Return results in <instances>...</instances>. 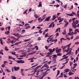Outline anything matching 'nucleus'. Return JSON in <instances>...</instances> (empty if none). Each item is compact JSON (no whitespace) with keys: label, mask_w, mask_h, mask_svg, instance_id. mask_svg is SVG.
<instances>
[{"label":"nucleus","mask_w":79,"mask_h":79,"mask_svg":"<svg viewBox=\"0 0 79 79\" xmlns=\"http://www.w3.org/2000/svg\"><path fill=\"white\" fill-rule=\"evenodd\" d=\"M27 11V10H26L25 11L23 12V14H26Z\"/></svg>","instance_id":"0e129e2a"},{"label":"nucleus","mask_w":79,"mask_h":79,"mask_svg":"<svg viewBox=\"0 0 79 79\" xmlns=\"http://www.w3.org/2000/svg\"><path fill=\"white\" fill-rule=\"evenodd\" d=\"M25 26H26L25 29H28L29 28L31 27L30 25L28 23H26L25 24Z\"/></svg>","instance_id":"7ed1b4c3"},{"label":"nucleus","mask_w":79,"mask_h":79,"mask_svg":"<svg viewBox=\"0 0 79 79\" xmlns=\"http://www.w3.org/2000/svg\"><path fill=\"white\" fill-rule=\"evenodd\" d=\"M68 62L67 61L66 62H65V63H64V64H62V65H63V66L62 67H60V69H63V68H64V67H65V65H64V64H67V63H68Z\"/></svg>","instance_id":"423d86ee"},{"label":"nucleus","mask_w":79,"mask_h":79,"mask_svg":"<svg viewBox=\"0 0 79 79\" xmlns=\"http://www.w3.org/2000/svg\"><path fill=\"white\" fill-rule=\"evenodd\" d=\"M65 72L66 73H68L69 72V69H65Z\"/></svg>","instance_id":"473e14b6"},{"label":"nucleus","mask_w":79,"mask_h":79,"mask_svg":"<svg viewBox=\"0 0 79 79\" xmlns=\"http://www.w3.org/2000/svg\"><path fill=\"white\" fill-rule=\"evenodd\" d=\"M8 58H9V59H12V56H9Z\"/></svg>","instance_id":"e2e57ef3"},{"label":"nucleus","mask_w":79,"mask_h":79,"mask_svg":"<svg viewBox=\"0 0 79 79\" xmlns=\"http://www.w3.org/2000/svg\"><path fill=\"white\" fill-rule=\"evenodd\" d=\"M22 24H20V26H23L24 24V23L23 21L21 23Z\"/></svg>","instance_id":"37998d69"},{"label":"nucleus","mask_w":79,"mask_h":79,"mask_svg":"<svg viewBox=\"0 0 79 79\" xmlns=\"http://www.w3.org/2000/svg\"><path fill=\"white\" fill-rule=\"evenodd\" d=\"M15 53H16V52H12V55H15V56H16V55H18V54H15Z\"/></svg>","instance_id":"2f4dec72"},{"label":"nucleus","mask_w":79,"mask_h":79,"mask_svg":"<svg viewBox=\"0 0 79 79\" xmlns=\"http://www.w3.org/2000/svg\"><path fill=\"white\" fill-rule=\"evenodd\" d=\"M38 64H36V65H34L33 66H32L31 67V68H33L34 67H36V66H37L38 65Z\"/></svg>","instance_id":"c9c22d12"},{"label":"nucleus","mask_w":79,"mask_h":79,"mask_svg":"<svg viewBox=\"0 0 79 79\" xmlns=\"http://www.w3.org/2000/svg\"><path fill=\"white\" fill-rule=\"evenodd\" d=\"M56 55L57 56H62V54H61L60 53V52H59V53L57 54Z\"/></svg>","instance_id":"aec40b11"},{"label":"nucleus","mask_w":79,"mask_h":79,"mask_svg":"<svg viewBox=\"0 0 79 79\" xmlns=\"http://www.w3.org/2000/svg\"><path fill=\"white\" fill-rule=\"evenodd\" d=\"M51 16H48V18H46L44 20V21H49L50 19Z\"/></svg>","instance_id":"1a4fd4ad"},{"label":"nucleus","mask_w":79,"mask_h":79,"mask_svg":"<svg viewBox=\"0 0 79 79\" xmlns=\"http://www.w3.org/2000/svg\"><path fill=\"white\" fill-rule=\"evenodd\" d=\"M71 44V43H70L69 44H68V45H67V46H67L66 48L68 47V48L67 50H65V52H69V50L70 47V46Z\"/></svg>","instance_id":"f03ea898"},{"label":"nucleus","mask_w":79,"mask_h":79,"mask_svg":"<svg viewBox=\"0 0 79 79\" xmlns=\"http://www.w3.org/2000/svg\"><path fill=\"white\" fill-rule=\"evenodd\" d=\"M60 73V70H57L58 75H59Z\"/></svg>","instance_id":"bf43d9fd"},{"label":"nucleus","mask_w":79,"mask_h":79,"mask_svg":"<svg viewBox=\"0 0 79 79\" xmlns=\"http://www.w3.org/2000/svg\"><path fill=\"white\" fill-rule=\"evenodd\" d=\"M25 62L24 60H20V64H23L24 63H25Z\"/></svg>","instance_id":"b1692460"},{"label":"nucleus","mask_w":79,"mask_h":79,"mask_svg":"<svg viewBox=\"0 0 79 79\" xmlns=\"http://www.w3.org/2000/svg\"><path fill=\"white\" fill-rule=\"evenodd\" d=\"M76 19V18H74L72 19V20L73 21V22L74 23V24H75V25H76V24H77L78 23H79V22L78 19L76 20V21H74V20Z\"/></svg>","instance_id":"f257e3e1"},{"label":"nucleus","mask_w":79,"mask_h":79,"mask_svg":"<svg viewBox=\"0 0 79 79\" xmlns=\"http://www.w3.org/2000/svg\"><path fill=\"white\" fill-rule=\"evenodd\" d=\"M42 2H39V4L38 5V7H40V6L42 7V5L41 4Z\"/></svg>","instance_id":"2eb2a0df"},{"label":"nucleus","mask_w":79,"mask_h":79,"mask_svg":"<svg viewBox=\"0 0 79 79\" xmlns=\"http://www.w3.org/2000/svg\"><path fill=\"white\" fill-rule=\"evenodd\" d=\"M62 33L63 34H66V30H65V29H64V32H62Z\"/></svg>","instance_id":"412c9836"},{"label":"nucleus","mask_w":79,"mask_h":79,"mask_svg":"<svg viewBox=\"0 0 79 79\" xmlns=\"http://www.w3.org/2000/svg\"><path fill=\"white\" fill-rule=\"evenodd\" d=\"M75 44H77V45H78V44H79V42H76V43H75Z\"/></svg>","instance_id":"774afa93"},{"label":"nucleus","mask_w":79,"mask_h":79,"mask_svg":"<svg viewBox=\"0 0 79 79\" xmlns=\"http://www.w3.org/2000/svg\"><path fill=\"white\" fill-rule=\"evenodd\" d=\"M34 16L36 18H39V16L38 15H37L36 14H35V15H34Z\"/></svg>","instance_id":"bb28decb"},{"label":"nucleus","mask_w":79,"mask_h":79,"mask_svg":"<svg viewBox=\"0 0 79 79\" xmlns=\"http://www.w3.org/2000/svg\"><path fill=\"white\" fill-rule=\"evenodd\" d=\"M7 28H8V31H10V28H11V27H10V26H9L7 27Z\"/></svg>","instance_id":"4d7b16f0"},{"label":"nucleus","mask_w":79,"mask_h":79,"mask_svg":"<svg viewBox=\"0 0 79 79\" xmlns=\"http://www.w3.org/2000/svg\"><path fill=\"white\" fill-rule=\"evenodd\" d=\"M45 67L47 69H48V68H49L48 65H47V64H46V65Z\"/></svg>","instance_id":"49530a36"},{"label":"nucleus","mask_w":79,"mask_h":79,"mask_svg":"<svg viewBox=\"0 0 79 79\" xmlns=\"http://www.w3.org/2000/svg\"><path fill=\"white\" fill-rule=\"evenodd\" d=\"M53 57L52 58V59H54V58H55V57H57L56 55H53Z\"/></svg>","instance_id":"ea45409f"},{"label":"nucleus","mask_w":79,"mask_h":79,"mask_svg":"<svg viewBox=\"0 0 79 79\" xmlns=\"http://www.w3.org/2000/svg\"><path fill=\"white\" fill-rule=\"evenodd\" d=\"M64 20V19L62 18V19H61V18H60V20L59 21V23H60L62 21H63Z\"/></svg>","instance_id":"e433bc0d"},{"label":"nucleus","mask_w":79,"mask_h":79,"mask_svg":"<svg viewBox=\"0 0 79 79\" xmlns=\"http://www.w3.org/2000/svg\"><path fill=\"white\" fill-rule=\"evenodd\" d=\"M61 49H58V51H57V53H59V52H61L60 51H61Z\"/></svg>","instance_id":"c756f323"},{"label":"nucleus","mask_w":79,"mask_h":79,"mask_svg":"<svg viewBox=\"0 0 79 79\" xmlns=\"http://www.w3.org/2000/svg\"><path fill=\"white\" fill-rule=\"evenodd\" d=\"M73 5H72V6L71 7V8H70L69 9V10H71V9H73Z\"/></svg>","instance_id":"09e8293b"},{"label":"nucleus","mask_w":79,"mask_h":79,"mask_svg":"<svg viewBox=\"0 0 79 79\" xmlns=\"http://www.w3.org/2000/svg\"><path fill=\"white\" fill-rule=\"evenodd\" d=\"M77 16L78 18H79V10L77 11Z\"/></svg>","instance_id":"a211bd4d"},{"label":"nucleus","mask_w":79,"mask_h":79,"mask_svg":"<svg viewBox=\"0 0 79 79\" xmlns=\"http://www.w3.org/2000/svg\"><path fill=\"white\" fill-rule=\"evenodd\" d=\"M39 32L40 33H42V31H41V29L39 30Z\"/></svg>","instance_id":"338daca9"},{"label":"nucleus","mask_w":79,"mask_h":79,"mask_svg":"<svg viewBox=\"0 0 79 79\" xmlns=\"http://www.w3.org/2000/svg\"><path fill=\"white\" fill-rule=\"evenodd\" d=\"M14 71H18V70L19 69V67H16L15 66L14 67Z\"/></svg>","instance_id":"20e7f679"},{"label":"nucleus","mask_w":79,"mask_h":79,"mask_svg":"<svg viewBox=\"0 0 79 79\" xmlns=\"http://www.w3.org/2000/svg\"><path fill=\"white\" fill-rule=\"evenodd\" d=\"M17 29L18 32H19V31H20V27H17Z\"/></svg>","instance_id":"f704fd0d"},{"label":"nucleus","mask_w":79,"mask_h":79,"mask_svg":"<svg viewBox=\"0 0 79 79\" xmlns=\"http://www.w3.org/2000/svg\"><path fill=\"white\" fill-rule=\"evenodd\" d=\"M3 51L2 49L0 51V54H2V55H3Z\"/></svg>","instance_id":"f3484780"},{"label":"nucleus","mask_w":79,"mask_h":79,"mask_svg":"<svg viewBox=\"0 0 79 79\" xmlns=\"http://www.w3.org/2000/svg\"><path fill=\"white\" fill-rule=\"evenodd\" d=\"M11 77L12 79H16V77L15 76H11Z\"/></svg>","instance_id":"6ab92c4d"},{"label":"nucleus","mask_w":79,"mask_h":79,"mask_svg":"<svg viewBox=\"0 0 79 79\" xmlns=\"http://www.w3.org/2000/svg\"><path fill=\"white\" fill-rule=\"evenodd\" d=\"M62 40H64V38H62L60 39V41L61 44L62 42Z\"/></svg>","instance_id":"72a5a7b5"},{"label":"nucleus","mask_w":79,"mask_h":79,"mask_svg":"<svg viewBox=\"0 0 79 79\" xmlns=\"http://www.w3.org/2000/svg\"><path fill=\"white\" fill-rule=\"evenodd\" d=\"M48 33H47V34H46L45 35V37H48Z\"/></svg>","instance_id":"13d9d810"},{"label":"nucleus","mask_w":79,"mask_h":79,"mask_svg":"<svg viewBox=\"0 0 79 79\" xmlns=\"http://www.w3.org/2000/svg\"><path fill=\"white\" fill-rule=\"evenodd\" d=\"M72 27L74 28V29H76L77 27V25H75V24H74V23H73L72 24Z\"/></svg>","instance_id":"39448f33"},{"label":"nucleus","mask_w":79,"mask_h":79,"mask_svg":"<svg viewBox=\"0 0 79 79\" xmlns=\"http://www.w3.org/2000/svg\"><path fill=\"white\" fill-rule=\"evenodd\" d=\"M78 51L77 50H76L75 51V55H77L78 53Z\"/></svg>","instance_id":"5fc2aeb1"},{"label":"nucleus","mask_w":79,"mask_h":79,"mask_svg":"<svg viewBox=\"0 0 79 79\" xmlns=\"http://www.w3.org/2000/svg\"><path fill=\"white\" fill-rule=\"evenodd\" d=\"M16 62H17L18 63H20V60H15Z\"/></svg>","instance_id":"864d4df0"},{"label":"nucleus","mask_w":79,"mask_h":79,"mask_svg":"<svg viewBox=\"0 0 79 79\" xmlns=\"http://www.w3.org/2000/svg\"><path fill=\"white\" fill-rule=\"evenodd\" d=\"M73 74L74 73L72 72H69V75H73Z\"/></svg>","instance_id":"4be33fe9"},{"label":"nucleus","mask_w":79,"mask_h":79,"mask_svg":"<svg viewBox=\"0 0 79 79\" xmlns=\"http://www.w3.org/2000/svg\"><path fill=\"white\" fill-rule=\"evenodd\" d=\"M10 33V31H6V32H5V34H6V35H8Z\"/></svg>","instance_id":"4468645a"},{"label":"nucleus","mask_w":79,"mask_h":79,"mask_svg":"<svg viewBox=\"0 0 79 79\" xmlns=\"http://www.w3.org/2000/svg\"><path fill=\"white\" fill-rule=\"evenodd\" d=\"M78 60V56L76 58V60L77 62Z\"/></svg>","instance_id":"680f3d73"},{"label":"nucleus","mask_w":79,"mask_h":79,"mask_svg":"<svg viewBox=\"0 0 79 79\" xmlns=\"http://www.w3.org/2000/svg\"><path fill=\"white\" fill-rule=\"evenodd\" d=\"M67 46H64V47L63 46H61V48H63V50H64V49H65L66 48H67Z\"/></svg>","instance_id":"5701e85b"},{"label":"nucleus","mask_w":79,"mask_h":79,"mask_svg":"<svg viewBox=\"0 0 79 79\" xmlns=\"http://www.w3.org/2000/svg\"><path fill=\"white\" fill-rule=\"evenodd\" d=\"M76 31L78 32H79V30L78 29H76L74 31Z\"/></svg>","instance_id":"a18cd8bd"},{"label":"nucleus","mask_w":79,"mask_h":79,"mask_svg":"<svg viewBox=\"0 0 79 79\" xmlns=\"http://www.w3.org/2000/svg\"><path fill=\"white\" fill-rule=\"evenodd\" d=\"M68 35H73V34H72V33H71V32L68 33Z\"/></svg>","instance_id":"603ef678"},{"label":"nucleus","mask_w":79,"mask_h":79,"mask_svg":"<svg viewBox=\"0 0 79 79\" xmlns=\"http://www.w3.org/2000/svg\"><path fill=\"white\" fill-rule=\"evenodd\" d=\"M79 39V36H77L76 38L74 40H76V39Z\"/></svg>","instance_id":"c03bdc74"},{"label":"nucleus","mask_w":79,"mask_h":79,"mask_svg":"<svg viewBox=\"0 0 79 79\" xmlns=\"http://www.w3.org/2000/svg\"><path fill=\"white\" fill-rule=\"evenodd\" d=\"M21 54H23V55L24 54V55L21 56L20 57H24L25 56H24L25 53L24 52H21Z\"/></svg>","instance_id":"dca6fc26"},{"label":"nucleus","mask_w":79,"mask_h":79,"mask_svg":"<svg viewBox=\"0 0 79 79\" xmlns=\"http://www.w3.org/2000/svg\"><path fill=\"white\" fill-rule=\"evenodd\" d=\"M72 14H73V15H76V13H75V12H73V11H72Z\"/></svg>","instance_id":"79ce46f5"},{"label":"nucleus","mask_w":79,"mask_h":79,"mask_svg":"<svg viewBox=\"0 0 79 79\" xmlns=\"http://www.w3.org/2000/svg\"><path fill=\"white\" fill-rule=\"evenodd\" d=\"M58 48H55L56 49V53H58Z\"/></svg>","instance_id":"c85d7f7f"},{"label":"nucleus","mask_w":79,"mask_h":79,"mask_svg":"<svg viewBox=\"0 0 79 79\" xmlns=\"http://www.w3.org/2000/svg\"><path fill=\"white\" fill-rule=\"evenodd\" d=\"M23 70H24V69H21V73L22 74V75H23V76H24L25 75H24V73L23 72Z\"/></svg>","instance_id":"9b49d317"},{"label":"nucleus","mask_w":79,"mask_h":79,"mask_svg":"<svg viewBox=\"0 0 79 79\" xmlns=\"http://www.w3.org/2000/svg\"><path fill=\"white\" fill-rule=\"evenodd\" d=\"M72 53L71 51H69V55L71 54Z\"/></svg>","instance_id":"6e6d98bb"},{"label":"nucleus","mask_w":79,"mask_h":79,"mask_svg":"<svg viewBox=\"0 0 79 79\" xmlns=\"http://www.w3.org/2000/svg\"><path fill=\"white\" fill-rule=\"evenodd\" d=\"M47 65V64H44V65H43V66L42 67V69H43V68H44V67H45V65Z\"/></svg>","instance_id":"69168bd1"},{"label":"nucleus","mask_w":79,"mask_h":79,"mask_svg":"<svg viewBox=\"0 0 79 79\" xmlns=\"http://www.w3.org/2000/svg\"><path fill=\"white\" fill-rule=\"evenodd\" d=\"M73 65H74V66H73V69H74L75 68H76V66H77V64H73Z\"/></svg>","instance_id":"f8f14e48"},{"label":"nucleus","mask_w":79,"mask_h":79,"mask_svg":"<svg viewBox=\"0 0 79 79\" xmlns=\"http://www.w3.org/2000/svg\"><path fill=\"white\" fill-rule=\"evenodd\" d=\"M35 48H36V50H39V48L37 46H35Z\"/></svg>","instance_id":"393cba45"},{"label":"nucleus","mask_w":79,"mask_h":79,"mask_svg":"<svg viewBox=\"0 0 79 79\" xmlns=\"http://www.w3.org/2000/svg\"><path fill=\"white\" fill-rule=\"evenodd\" d=\"M49 47H50V46H45V48L47 50H48Z\"/></svg>","instance_id":"cd10ccee"},{"label":"nucleus","mask_w":79,"mask_h":79,"mask_svg":"<svg viewBox=\"0 0 79 79\" xmlns=\"http://www.w3.org/2000/svg\"><path fill=\"white\" fill-rule=\"evenodd\" d=\"M58 35H59V32H57V33H56V37H57Z\"/></svg>","instance_id":"8fccbe9b"},{"label":"nucleus","mask_w":79,"mask_h":79,"mask_svg":"<svg viewBox=\"0 0 79 79\" xmlns=\"http://www.w3.org/2000/svg\"><path fill=\"white\" fill-rule=\"evenodd\" d=\"M56 67H54V68H53L52 70H53L54 71H55V70H56Z\"/></svg>","instance_id":"3c124183"},{"label":"nucleus","mask_w":79,"mask_h":79,"mask_svg":"<svg viewBox=\"0 0 79 79\" xmlns=\"http://www.w3.org/2000/svg\"><path fill=\"white\" fill-rule=\"evenodd\" d=\"M72 31V28H69V33L71 32Z\"/></svg>","instance_id":"a19ab883"},{"label":"nucleus","mask_w":79,"mask_h":79,"mask_svg":"<svg viewBox=\"0 0 79 79\" xmlns=\"http://www.w3.org/2000/svg\"><path fill=\"white\" fill-rule=\"evenodd\" d=\"M42 65H39L38 66H37V67H36L35 68V71H34V73H35V72H36V71L37 70V69H39V68L40 67L42 66Z\"/></svg>","instance_id":"0eeeda50"},{"label":"nucleus","mask_w":79,"mask_h":79,"mask_svg":"<svg viewBox=\"0 0 79 79\" xmlns=\"http://www.w3.org/2000/svg\"><path fill=\"white\" fill-rule=\"evenodd\" d=\"M69 24V22H68V21H66V25L67 26V25H68V24Z\"/></svg>","instance_id":"052dcab7"},{"label":"nucleus","mask_w":79,"mask_h":79,"mask_svg":"<svg viewBox=\"0 0 79 79\" xmlns=\"http://www.w3.org/2000/svg\"><path fill=\"white\" fill-rule=\"evenodd\" d=\"M66 15H68L69 16H73V13H70V14H68V13H66Z\"/></svg>","instance_id":"ddd939ff"},{"label":"nucleus","mask_w":79,"mask_h":79,"mask_svg":"<svg viewBox=\"0 0 79 79\" xmlns=\"http://www.w3.org/2000/svg\"><path fill=\"white\" fill-rule=\"evenodd\" d=\"M43 69H42V70H38L37 71V73H36V75L37 76L39 75V73L40 72H43Z\"/></svg>","instance_id":"6e6552de"},{"label":"nucleus","mask_w":79,"mask_h":79,"mask_svg":"<svg viewBox=\"0 0 79 79\" xmlns=\"http://www.w3.org/2000/svg\"><path fill=\"white\" fill-rule=\"evenodd\" d=\"M32 59H29L28 60H31V62H34V60H32Z\"/></svg>","instance_id":"a878e982"},{"label":"nucleus","mask_w":79,"mask_h":79,"mask_svg":"<svg viewBox=\"0 0 79 79\" xmlns=\"http://www.w3.org/2000/svg\"><path fill=\"white\" fill-rule=\"evenodd\" d=\"M5 50H6V51H8L9 50V49L7 48V47H5Z\"/></svg>","instance_id":"4c0bfd02"},{"label":"nucleus","mask_w":79,"mask_h":79,"mask_svg":"<svg viewBox=\"0 0 79 79\" xmlns=\"http://www.w3.org/2000/svg\"><path fill=\"white\" fill-rule=\"evenodd\" d=\"M33 21H34V20H31V21H28V23H32L33 22Z\"/></svg>","instance_id":"58836bf2"},{"label":"nucleus","mask_w":79,"mask_h":79,"mask_svg":"<svg viewBox=\"0 0 79 79\" xmlns=\"http://www.w3.org/2000/svg\"><path fill=\"white\" fill-rule=\"evenodd\" d=\"M50 52H48V54H52V53L53 52V50L52 49H49L48 50Z\"/></svg>","instance_id":"9d476101"},{"label":"nucleus","mask_w":79,"mask_h":79,"mask_svg":"<svg viewBox=\"0 0 79 79\" xmlns=\"http://www.w3.org/2000/svg\"><path fill=\"white\" fill-rule=\"evenodd\" d=\"M1 41L0 42L1 44L2 45H3V40H1Z\"/></svg>","instance_id":"de8ad7c7"},{"label":"nucleus","mask_w":79,"mask_h":79,"mask_svg":"<svg viewBox=\"0 0 79 79\" xmlns=\"http://www.w3.org/2000/svg\"><path fill=\"white\" fill-rule=\"evenodd\" d=\"M53 18L52 19V20L53 21V20H54V19H56V16H55V15H54L53 16Z\"/></svg>","instance_id":"7c9ffc66"}]
</instances>
